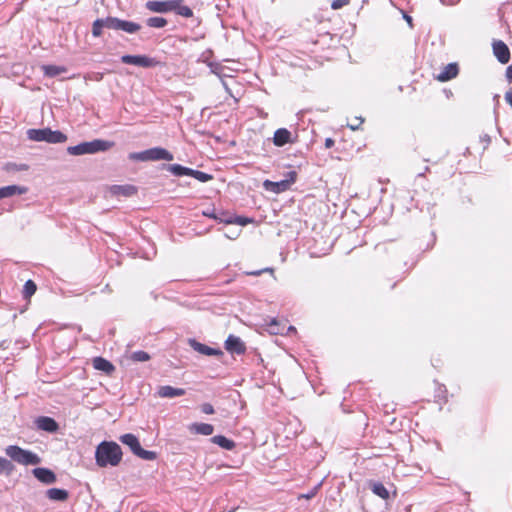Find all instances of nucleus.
I'll return each instance as SVG.
<instances>
[{
	"mask_svg": "<svg viewBox=\"0 0 512 512\" xmlns=\"http://www.w3.org/2000/svg\"><path fill=\"white\" fill-rule=\"evenodd\" d=\"M122 456L121 447L113 441H102L95 450V461L101 468L119 465Z\"/></svg>",
	"mask_w": 512,
	"mask_h": 512,
	"instance_id": "nucleus-1",
	"label": "nucleus"
},
{
	"mask_svg": "<svg viewBox=\"0 0 512 512\" xmlns=\"http://www.w3.org/2000/svg\"><path fill=\"white\" fill-rule=\"evenodd\" d=\"M210 441L225 450H232L235 447V442L223 435L213 436Z\"/></svg>",
	"mask_w": 512,
	"mask_h": 512,
	"instance_id": "nucleus-26",
	"label": "nucleus"
},
{
	"mask_svg": "<svg viewBox=\"0 0 512 512\" xmlns=\"http://www.w3.org/2000/svg\"><path fill=\"white\" fill-rule=\"evenodd\" d=\"M202 214L208 218H212V219H218V214L216 213V210L214 207L212 208H208L206 210H203L202 211Z\"/></svg>",
	"mask_w": 512,
	"mask_h": 512,
	"instance_id": "nucleus-39",
	"label": "nucleus"
},
{
	"mask_svg": "<svg viewBox=\"0 0 512 512\" xmlns=\"http://www.w3.org/2000/svg\"><path fill=\"white\" fill-rule=\"evenodd\" d=\"M14 471V465L11 461L6 458L0 457V474H5L7 476L11 475Z\"/></svg>",
	"mask_w": 512,
	"mask_h": 512,
	"instance_id": "nucleus-31",
	"label": "nucleus"
},
{
	"mask_svg": "<svg viewBox=\"0 0 512 512\" xmlns=\"http://www.w3.org/2000/svg\"><path fill=\"white\" fill-rule=\"evenodd\" d=\"M333 145H334V140L332 138L325 139V148L329 149V148L333 147Z\"/></svg>",
	"mask_w": 512,
	"mask_h": 512,
	"instance_id": "nucleus-46",
	"label": "nucleus"
},
{
	"mask_svg": "<svg viewBox=\"0 0 512 512\" xmlns=\"http://www.w3.org/2000/svg\"><path fill=\"white\" fill-rule=\"evenodd\" d=\"M493 53L497 60L502 64H506L510 60V50L501 40L493 42Z\"/></svg>",
	"mask_w": 512,
	"mask_h": 512,
	"instance_id": "nucleus-14",
	"label": "nucleus"
},
{
	"mask_svg": "<svg viewBox=\"0 0 512 512\" xmlns=\"http://www.w3.org/2000/svg\"><path fill=\"white\" fill-rule=\"evenodd\" d=\"M45 76L48 77H56L64 72H66V68L63 66L57 65H44L42 67Z\"/></svg>",
	"mask_w": 512,
	"mask_h": 512,
	"instance_id": "nucleus-28",
	"label": "nucleus"
},
{
	"mask_svg": "<svg viewBox=\"0 0 512 512\" xmlns=\"http://www.w3.org/2000/svg\"><path fill=\"white\" fill-rule=\"evenodd\" d=\"M250 222H251V220L249 218L242 217V216H237V217L233 218V223L239 224L241 226H245L246 224H248Z\"/></svg>",
	"mask_w": 512,
	"mask_h": 512,
	"instance_id": "nucleus-41",
	"label": "nucleus"
},
{
	"mask_svg": "<svg viewBox=\"0 0 512 512\" xmlns=\"http://www.w3.org/2000/svg\"><path fill=\"white\" fill-rule=\"evenodd\" d=\"M140 29L141 25L136 22L122 20L117 17L110 16V30L123 31L127 34H135Z\"/></svg>",
	"mask_w": 512,
	"mask_h": 512,
	"instance_id": "nucleus-8",
	"label": "nucleus"
},
{
	"mask_svg": "<svg viewBox=\"0 0 512 512\" xmlns=\"http://www.w3.org/2000/svg\"><path fill=\"white\" fill-rule=\"evenodd\" d=\"M483 140H484L486 143H489V142H490V137H489L488 135H484Z\"/></svg>",
	"mask_w": 512,
	"mask_h": 512,
	"instance_id": "nucleus-51",
	"label": "nucleus"
},
{
	"mask_svg": "<svg viewBox=\"0 0 512 512\" xmlns=\"http://www.w3.org/2000/svg\"><path fill=\"white\" fill-rule=\"evenodd\" d=\"M372 492L379 496L380 498L384 499V500H387L389 498V491L386 489V487L380 483V482H376V483H373L372 487Z\"/></svg>",
	"mask_w": 512,
	"mask_h": 512,
	"instance_id": "nucleus-29",
	"label": "nucleus"
},
{
	"mask_svg": "<svg viewBox=\"0 0 512 512\" xmlns=\"http://www.w3.org/2000/svg\"><path fill=\"white\" fill-rule=\"evenodd\" d=\"M458 71V65L456 63H449L437 75V80L441 82L449 81L457 76Z\"/></svg>",
	"mask_w": 512,
	"mask_h": 512,
	"instance_id": "nucleus-16",
	"label": "nucleus"
},
{
	"mask_svg": "<svg viewBox=\"0 0 512 512\" xmlns=\"http://www.w3.org/2000/svg\"><path fill=\"white\" fill-rule=\"evenodd\" d=\"M46 497L51 501L65 502L69 498V492L61 488H50L46 491Z\"/></svg>",
	"mask_w": 512,
	"mask_h": 512,
	"instance_id": "nucleus-19",
	"label": "nucleus"
},
{
	"mask_svg": "<svg viewBox=\"0 0 512 512\" xmlns=\"http://www.w3.org/2000/svg\"><path fill=\"white\" fill-rule=\"evenodd\" d=\"M130 359L134 362H146L150 359V355L145 351H135L131 353Z\"/></svg>",
	"mask_w": 512,
	"mask_h": 512,
	"instance_id": "nucleus-35",
	"label": "nucleus"
},
{
	"mask_svg": "<svg viewBox=\"0 0 512 512\" xmlns=\"http://www.w3.org/2000/svg\"><path fill=\"white\" fill-rule=\"evenodd\" d=\"M405 19L409 23V25L412 26V18L408 15H405Z\"/></svg>",
	"mask_w": 512,
	"mask_h": 512,
	"instance_id": "nucleus-48",
	"label": "nucleus"
},
{
	"mask_svg": "<svg viewBox=\"0 0 512 512\" xmlns=\"http://www.w3.org/2000/svg\"><path fill=\"white\" fill-rule=\"evenodd\" d=\"M225 349L231 354L241 355L246 351V346L240 337L230 334L225 341Z\"/></svg>",
	"mask_w": 512,
	"mask_h": 512,
	"instance_id": "nucleus-10",
	"label": "nucleus"
},
{
	"mask_svg": "<svg viewBox=\"0 0 512 512\" xmlns=\"http://www.w3.org/2000/svg\"><path fill=\"white\" fill-rule=\"evenodd\" d=\"M36 425L40 430L46 432H55L58 429L57 422L50 417L40 416L36 420Z\"/></svg>",
	"mask_w": 512,
	"mask_h": 512,
	"instance_id": "nucleus-18",
	"label": "nucleus"
},
{
	"mask_svg": "<svg viewBox=\"0 0 512 512\" xmlns=\"http://www.w3.org/2000/svg\"><path fill=\"white\" fill-rule=\"evenodd\" d=\"M116 512H120V511H116Z\"/></svg>",
	"mask_w": 512,
	"mask_h": 512,
	"instance_id": "nucleus-52",
	"label": "nucleus"
},
{
	"mask_svg": "<svg viewBox=\"0 0 512 512\" xmlns=\"http://www.w3.org/2000/svg\"><path fill=\"white\" fill-rule=\"evenodd\" d=\"M218 221L220 222H224L226 224H232L233 223V218L228 216L227 213L225 212H221L220 214H218Z\"/></svg>",
	"mask_w": 512,
	"mask_h": 512,
	"instance_id": "nucleus-40",
	"label": "nucleus"
},
{
	"mask_svg": "<svg viewBox=\"0 0 512 512\" xmlns=\"http://www.w3.org/2000/svg\"><path fill=\"white\" fill-rule=\"evenodd\" d=\"M427 171H429V167L428 166H426L425 169H424V172L423 173H419L418 176L419 177L424 176V173L427 172Z\"/></svg>",
	"mask_w": 512,
	"mask_h": 512,
	"instance_id": "nucleus-50",
	"label": "nucleus"
},
{
	"mask_svg": "<svg viewBox=\"0 0 512 512\" xmlns=\"http://www.w3.org/2000/svg\"><path fill=\"white\" fill-rule=\"evenodd\" d=\"M189 430L194 434L209 436L213 434L214 426L208 423H192Z\"/></svg>",
	"mask_w": 512,
	"mask_h": 512,
	"instance_id": "nucleus-21",
	"label": "nucleus"
},
{
	"mask_svg": "<svg viewBox=\"0 0 512 512\" xmlns=\"http://www.w3.org/2000/svg\"><path fill=\"white\" fill-rule=\"evenodd\" d=\"M34 477L41 483L50 485L57 481L56 474L49 468L37 467L32 470Z\"/></svg>",
	"mask_w": 512,
	"mask_h": 512,
	"instance_id": "nucleus-13",
	"label": "nucleus"
},
{
	"mask_svg": "<svg viewBox=\"0 0 512 512\" xmlns=\"http://www.w3.org/2000/svg\"><path fill=\"white\" fill-rule=\"evenodd\" d=\"M274 325H276V321H275V320H274V321H272V323H271V325H270V326H271L272 332H273L274 334H277V333H278V331H276L275 329H273V326H274Z\"/></svg>",
	"mask_w": 512,
	"mask_h": 512,
	"instance_id": "nucleus-49",
	"label": "nucleus"
},
{
	"mask_svg": "<svg viewBox=\"0 0 512 512\" xmlns=\"http://www.w3.org/2000/svg\"><path fill=\"white\" fill-rule=\"evenodd\" d=\"M5 453L12 461L20 465L28 466L41 463V458L36 453L25 450L17 445L7 446Z\"/></svg>",
	"mask_w": 512,
	"mask_h": 512,
	"instance_id": "nucleus-3",
	"label": "nucleus"
},
{
	"mask_svg": "<svg viewBox=\"0 0 512 512\" xmlns=\"http://www.w3.org/2000/svg\"><path fill=\"white\" fill-rule=\"evenodd\" d=\"M113 146L112 142L95 139L89 142H82L75 146H69L67 152L70 155L78 156L84 154H95L98 152H104Z\"/></svg>",
	"mask_w": 512,
	"mask_h": 512,
	"instance_id": "nucleus-2",
	"label": "nucleus"
},
{
	"mask_svg": "<svg viewBox=\"0 0 512 512\" xmlns=\"http://www.w3.org/2000/svg\"><path fill=\"white\" fill-rule=\"evenodd\" d=\"M292 142V134L286 128H279L275 131L273 137V143L275 146L282 147Z\"/></svg>",
	"mask_w": 512,
	"mask_h": 512,
	"instance_id": "nucleus-15",
	"label": "nucleus"
},
{
	"mask_svg": "<svg viewBox=\"0 0 512 512\" xmlns=\"http://www.w3.org/2000/svg\"><path fill=\"white\" fill-rule=\"evenodd\" d=\"M121 62L145 68L152 67L156 63L154 59L145 55H123Z\"/></svg>",
	"mask_w": 512,
	"mask_h": 512,
	"instance_id": "nucleus-9",
	"label": "nucleus"
},
{
	"mask_svg": "<svg viewBox=\"0 0 512 512\" xmlns=\"http://www.w3.org/2000/svg\"><path fill=\"white\" fill-rule=\"evenodd\" d=\"M119 439L124 445H127L132 451V453L137 457L148 461L156 459L157 454L154 451L143 449L140 445L138 438L134 434L127 433L120 436Z\"/></svg>",
	"mask_w": 512,
	"mask_h": 512,
	"instance_id": "nucleus-6",
	"label": "nucleus"
},
{
	"mask_svg": "<svg viewBox=\"0 0 512 512\" xmlns=\"http://www.w3.org/2000/svg\"><path fill=\"white\" fill-rule=\"evenodd\" d=\"M29 169V166L25 163H14L8 162L4 165V170L7 172L11 171H26Z\"/></svg>",
	"mask_w": 512,
	"mask_h": 512,
	"instance_id": "nucleus-33",
	"label": "nucleus"
},
{
	"mask_svg": "<svg viewBox=\"0 0 512 512\" xmlns=\"http://www.w3.org/2000/svg\"><path fill=\"white\" fill-rule=\"evenodd\" d=\"M189 346L196 352L206 356H222L223 352L219 348L209 347L205 344L198 342L195 339L188 340Z\"/></svg>",
	"mask_w": 512,
	"mask_h": 512,
	"instance_id": "nucleus-11",
	"label": "nucleus"
},
{
	"mask_svg": "<svg viewBox=\"0 0 512 512\" xmlns=\"http://www.w3.org/2000/svg\"><path fill=\"white\" fill-rule=\"evenodd\" d=\"M350 0H333L331 3V8L333 10H338L342 8L343 6L347 5Z\"/></svg>",
	"mask_w": 512,
	"mask_h": 512,
	"instance_id": "nucleus-37",
	"label": "nucleus"
},
{
	"mask_svg": "<svg viewBox=\"0 0 512 512\" xmlns=\"http://www.w3.org/2000/svg\"><path fill=\"white\" fill-rule=\"evenodd\" d=\"M163 168L178 177L190 176L191 173V168L184 167L180 164H166Z\"/></svg>",
	"mask_w": 512,
	"mask_h": 512,
	"instance_id": "nucleus-24",
	"label": "nucleus"
},
{
	"mask_svg": "<svg viewBox=\"0 0 512 512\" xmlns=\"http://www.w3.org/2000/svg\"><path fill=\"white\" fill-rule=\"evenodd\" d=\"M36 284L32 280H27L23 287V297L30 298L36 292Z\"/></svg>",
	"mask_w": 512,
	"mask_h": 512,
	"instance_id": "nucleus-34",
	"label": "nucleus"
},
{
	"mask_svg": "<svg viewBox=\"0 0 512 512\" xmlns=\"http://www.w3.org/2000/svg\"><path fill=\"white\" fill-rule=\"evenodd\" d=\"M129 159L133 161H172L174 156L167 149L162 147H153L140 152H132L129 154Z\"/></svg>",
	"mask_w": 512,
	"mask_h": 512,
	"instance_id": "nucleus-4",
	"label": "nucleus"
},
{
	"mask_svg": "<svg viewBox=\"0 0 512 512\" xmlns=\"http://www.w3.org/2000/svg\"><path fill=\"white\" fill-rule=\"evenodd\" d=\"M146 24L152 28H163L167 25V20L163 17L154 16L148 18Z\"/></svg>",
	"mask_w": 512,
	"mask_h": 512,
	"instance_id": "nucleus-30",
	"label": "nucleus"
},
{
	"mask_svg": "<svg viewBox=\"0 0 512 512\" xmlns=\"http://www.w3.org/2000/svg\"><path fill=\"white\" fill-rule=\"evenodd\" d=\"M296 177L297 173L295 171H290L287 174V178L281 181L274 182L270 180H265L263 182V187L266 191L279 194L287 191L291 187V185L295 183Z\"/></svg>",
	"mask_w": 512,
	"mask_h": 512,
	"instance_id": "nucleus-7",
	"label": "nucleus"
},
{
	"mask_svg": "<svg viewBox=\"0 0 512 512\" xmlns=\"http://www.w3.org/2000/svg\"><path fill=\"white\" fill-rule=\"evenodd\" d=\"M506 77L510 83H512V65L508 66L506 69Z\"/></svg>",
	"mask_w": 512,
	"mask_h": 512,
	"instance_id": "nucleus-45",
	"label": "nucleus"
},
{
	"mask_svg": "<svg viewBox=\"0 0 512 512\" xmlns=\"http://www.w3.org/2000/svg\"><path fill=\"white\" fill-rule=\"evenodd\" d=\"M93 367L96 370L105 372L107 375L112 374L115 370L114 365L102 357H95L93 359Z\"/></svg>",
	"mask_w": 512,
	"mask_h": 512,
	"instance_id": "nucleus-22",
	"label": "nucleus"
},
{
	"mask_svg": "<svg viewBox=\"0 0 512 512\" xmlns=\"http://www.w3.org/2000/svg\"><path fill=\"white\" fill-rule=\"evenodd\" d=\"M505 101L511 106L512 108V91H507L505 93Z\"/></svg>",
	"mask_w": 512,
	"mask_h": 512,
	"instance_id": "nucleus-44",
	"label": "nucleus"
},
{
	"mask_svg": "<svg viewBox=\"0 0 512 512\" xmlns=\"http://www.w3.org/2000/svg\"><path fill=\"white\" fill-rule=\"evenodd\" d=\"M363 118L361 117H355L353 122L352 123H348V127L351 129V130H357L360 125L363 123Z\"/></svg>",
	"mask_w": 512,
	"mask_h": 512,
	"instance_id": "nucleus-38",
	"label": "nucleus"
},
{
	"mask_svg": "<svg viewBox=\"0 0 512 512\" xmlns=\"http://www.w3.org/2000/svg\"><path fill=\"white\" fill-rule=\"evenodd\" d=\"M27 191L28 189L26 187L18 185L0 187V199L9 198L14 195H22L25 194Z\"/></svg>",
	"mask_w": 512,
	"mask_h": 512,
	"instance_id": "nucleus-17",
	"label": "nucleus"
},
{
	"mask_svg": "<svg viewBox=\"0 0 512 512\" xmlns=\"http://www.w3.org/2000/svg\"><path fill=\"white\" fill-rule=\"evenodd\" d=\"M29 140L36 142H47L52 144L64 143L67 136L59 130H51L50 128L43 129H29L27 131Z\"/></svg>",
	"mask_w": 512,
	"mask_h": 512,
	"instance_id": "nucleus-5",
	"label": "nucleus"
},
{
	"mask_svg": "<svg viewBox=\"0 0 512 512\" xmlns=\"http://www.w3.org/2000/svg\"><path fill=\"white\" fill-rule=\"evenodd\" d=\"M145 6L151 12L168 13L175 8V0L148 1L146 2Z\"/></svg>",
	"mask_w": 512,
	"mask_h": 512,
	"instance_id": "nucleus-12",
	"label": "nucleus"
},
{
	"mask_svg": "<svg viewBox=\"0 0 512 512\" xmlns=\"http://www.w3.org/2000/svg\"><path fill=\"white\" fill-rule=\"evenodd\" d=\"M185 394L182 388H175L169 385L161 386L158 389V395L162 398H174Z\"/></svg>",
	"mask_w": 512,
	"mask_h": 512,
	"instance_id": "nucleus-20",
	"label": "nucleus"
},
{
	"mask_svg": "<svg viewBox=\"0 0 512 512\" xmlns=\"http://www.w3.org/2000/svg\"><path fill=\"white\" fill-rule=\"evenodd\" d=\"M200 408L204 414H213L214 413V408L210 403H204L201 405Z\"/></svg>",
	"mask_w": 512,
	"mask_h": 512,
	"instance_id": "nucleus-42",
	"label": "nucleus"
},
{
	"mask_svg": "<svg viewBox=\"0 0 512 512\" xmlns=\"http://www.w3.org/2000/svg\"><path fill=\"white\" fill-rule=\"evenodd\" d=\"M104 28L110 29V16L106 18H98L93 22L92 35L94 37H100Z\"/></svg>",
	"mask_w": 512,
	"mask_h": 512,
	"instance_id": "nucleus-23",
	"label": "nucleus"
},
{
	"mask_svg": "<svg viewBox=\"0 0 512 512\" xmlns=\"http://www.w3.org/2000/svg\"><path fill=\"white\" fill-rule=\"evenodd\" d=\"M322 485V482L318 483L316 486H314L309 492H307L306 494H301L299 496V499L301 498H304V499H312L313 497L316 496V494L318 493L320 487Z\"/></svg>",
	"mask_w": 512,
	"mask_h": 512,
	"instance_id": "nucleus-36",
	"label": "nucleus"
},
{
	"mask_svg": "<svg viewBox=\"0 0 512 512\" xmlns=\"http://www.w3.org/2000/svg\"><path fill=\"white\" fill-rule=\"evenodd\" d=\"M182 0H175V8L172 10L176 12V14L185 17L190 18L193 16V11L190 7L186 5H181Z\"/></svg>",
	"mask_w": 512,
	"mask_h": 512,
	"instance_id": "nucleus-27",
	"label": "nucleus"
},
{
	"mask_svg": "<svg viewBox=\"0 0 512 512\" xmlns=\"http://www.w3.org/2000/svg\"><path fill=\"white\" fill-rule=\"evenodd\" d=\"M267 271H268V272H270V273H273V271H274V270H273L272 268H265V269H263V270L253 271V272H250V273H248V274H249V275L258 276V275H260L261 273H263V272H267Z\"/></svg>",
	"mask_w": 512,
	"mask_h": 512,
	"instance_id": "nucleus-43",
	"label": "nucleus"
},
{
	"mask_svg": "<svg viewBox=\"0 0 512 512\" xmlns=\"http://www.w3.org/2000/svg\"><path fill=\"white\" fill-rule=\"evenodd\" d=\"M238 236L237 232H234L233 235L226 234V237L229 239H235Z\"/></svg>",
	"mask_w": 512,
	"mask_h": 512,
	"instance_id": "nucleus-47",
	"label": "nucleus"
},
{
	"mask_svg": "<svg viewBox=\"0 0 512 512\" xmlns=\"http://www.w3.org/2000/svg\"><path fill=\"white\" fill-rule=\"evenodd\" d=\"M190 176L202 183L208 182L213 179V176L211 174L194 169H191Z\"/></svg>",
	"mask_w": 512,
	"mask_h": 512,
	"instance_id": "nucleus-32",
	"label": "nucleus"
},
{
	"mask_svg": "<svg viewBox=\"0 0 512 512\" xmlns=\"http://www.w3.org/2000/svg\"><path fill=\"white\" fill-rule=\"evenodd\" d=\"M111 192L114 195L129 197L136 194L137 189L133 185H114L111 187Z\"/></svg>",
	"mask_w": 512,
	"mask_h": 512,
	"instance_id": "nucleus-25",
	"label": "nucleus"
}]
</instances>
